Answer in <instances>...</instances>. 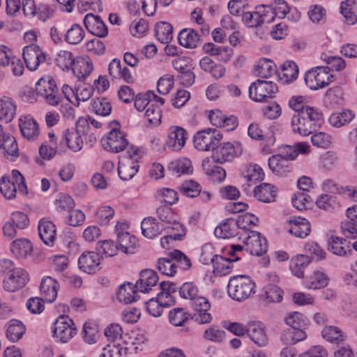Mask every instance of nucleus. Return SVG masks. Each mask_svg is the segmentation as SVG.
<instances>
[{"instance_id":"obj_45","label":"nucleus","mask_w":357,"mask_h":357,"mask_svg":"<svg viewBox=\"0 0 357 357\" xmlns=\"http://www.w3.org/2000/svg\"><path fill=\"white\" fill-rule=\"evenodd\" d=\"M155 36L163 44L170 43L173 38V27L171 24L161 22L155 25Z\"/></svg>"},{"instance_id":"obj_49","label":"nucleus","mask_w":357,"mask_h":357,"mask_svg":"<svg viewBox=\"0 0 357 357\" xmlns=\"http://www.w3.org/2000/svg\"><path fill=\"white\" fill-rule=\"evenodd\" d=\"M162 298H153L146 302V307L147 312L153 317H160L164 311L165 308L169 307L167 303H163L160 300Z\"/></svg>"},{"instance_id":"obj_19","label":"nucleus","mask_w":357,"mask_h":357,"mask_svg":"<svg viewBox=\"0 0 357 357\" xmlns=\"http://www.w3.org/2000/svg\"><path fill=\"white\" fill-rule=\"evenodd\" d=\"M246 334L259 347L266 346L268 343L265 327L260 321H252L248 322Z\"/></svg>"},{"instance_id":"obj_43","label":"nucleus","mask_w":357,"mask_h":357,"mask_svg":"<svg viewBox=\"0 0 357 357\" xmlns=\"http://www.w3.org/2000/svg\"><path fill=\"white\" fill-rule=\"evenodd\" d=\"M343 101V91L340 86H336L330 88L326 92L324 102L327 107H334L336 105H342Z\"/></svg>"},{"instance_id":"obj_17","label":"nucleus","mask_w":357,"mask_h":357,"mask_svg":"<svg viewBox=\"0 0 357 357\" xmlns=\"http://www.w3.org/2000/svg\"><path fill=\"white\" fill-rule=\"evenodd\" d=\"M100 257L96 252H84L78 259L79 268L85 273L91 274L100 270Z\"/></svg>"},{"instance_id":"obj_30","label":"nucleus","mask_w":357,"mask_h":357,"mask_svg":"<svg viewBox=\"0 0 357 357\" xmlns=\"http://www.w3.org/2000/svg\"><path fill=\"white\" fill-rule=\"evenodd\" d=\"M19 126L24 137L29 140H34L39 135L38 125L33 119H20Z\"/></svg>"},{"instance_id":"obj_35","label":"nucleus","mask_w":357,"mask_h":357,"mask_svg":"<svg viewBox=\"0 0 357 357\" xmlns=\"http://www.w3.org/2000/svg\"><path fill=\"white\" fill-rule=\"evenodd\" d=\"M33 245L28 239L20 238L10 245V250L17 258H26L32 252Z\"/></svg>"},{"instance_id":"obj_4","label":"nucleus","mask_w":357,"mask_h":357,"mask_svg":"<svg viewBox=\"0 0 357 357\" xmlns=\"http://www.w3.org/2000/svg\"><path fill=\"white\" fill-rule=\"evenodd\" d=\"M36 91L50 105L56 106L61 100L55 81L51 77L40 79L36 82Z\"/></svg>"},{"instance_id":"obj_53","label":"nucleus","mask_w":357,"mask_h":357,"mask_svg":"<svg viewBox=\"0 0 357 357\" xmlns=\"http://www.w3.org/2000/svg\"><path fill=\"white\" fill-rule=\"evenodd\" d=\"M75 61L73 54L67 50H60L55 58L56 65L62 70L72 68Z\"/></svg>"},{"instance_id":"obj_34","label":"nucleus","mask_w":357,"mask_h":357,"mask_svg":"<svg viewBox=\"0 0 357 357\" xmlns=\"http://www.w3.org/2000/svg\"><path fill=\"white\" fill-rule=\"evenodd\" d=\"M311 259L307 255H299L291 258L289 268L292 274L298 278H303L304 269L310 263Z\"/></svg>"},{"instance_id":"obj_46","label":"nucleus","mask_w":357,"mask_h":357,"mask_svg":"<svg viewBox=\"0 0 357 357\" xmlns=\"http://www.w3.org/2000/svg\"><path fill=\"white\" fill-rule=\"evenodd\" d=\"M355 114L349 109L344 110L342 112L332 114L328 119L331 126L340 128L352 121Z\"/></svg>"},{"instance_id":"obj_42","label":"nucleus","mask_w":357,"mask_h":357,"mask_svg":"<svg viewBox=\"0 0 357 357\" xmlns=\"http://www.w3.org/2000/svg\"><path fill=\"white\" fill-rule=\"evenodd\" d=\"M328 276L320 271H314L311 275L307 277L304 281L306 288L318 289L326 287L328 284Z\"/></svg>"},{"instance_id":"obj_60","label":"nucleus","mask_w":357,"mask_h":357,"mask_svg":"<svg viewBox=\"0 0 357 357\" xmlns=\"http://www.w3.org/2000/svg\"><path fill=\"white\" fill-rule=\"evenodd\" d=\"M96 250L98 255H105V257H112L116 254L118 250L116 245L111 240L100 241L97 243Z\"/></svg>"},{"instance_id":"obj_59","label":"nucleus","mask_w":357,"mask_h":357,"mask_svg":"<svg viewBox=\"0 0 357 357\" xmlns=\"http://www.w3.org/2000/svg\"><path fill=\"white\" fill-rule=\"evenodd\" d=\"M91 107L96 114L103 116H108L112 112V106L105 98L93 100Z\"/></svg>"},{"instance_id":"obj_54","label":"nucleus","mask_w":357,"mask_h":357,"mask_svg":"<svg viewBox=\"0 0 357 357\" xmlns=\"http://www.w3.org/2000/svg\"><path fill=\"white\" fill-rule=\"evenodd\" d=\"M169 169L178 175L189 174L192 172V162L188 158H182L171 162Z\"/></svg>"},{"instance_id":"obj_64","label":"nucleus","mask_w":357,"mask_h":357,"mask_svg":"<svg viewBox=\"0 0 357 357\" xmlns=\"http://www.w3.org/2000/svg\"><path fill=\"white\" fill-rule=\"evenodd\" d=\"M274 67V63L270 59H264L259 62L255 68V71L261 77L268 78L275 71Z\"/></svg>"},{"instance_id":"obj_31","label":"nucleus","mask_w":357,"mask_h":357,"mask_svg":"<svg viewBox=\"0 0 357 357\" xmlns=\"http://www.w3.org/2000/svg\"><path fill=\"white\" fill-rule=\"evenodd\" d=\"M137 244L135 236L130 235L127 231H119L117 234L116 246L118 250L124 253H134Z\"/></svg>"},{"instance_id":"obj_11","label":"nucleus","mask_w":357,"mask_h":357,"mask_svg":"<svg viewBox=\"0 0 357 357\" xmlns=\"http://www.w3.org/2000/svg\"><path fill=\"white\" fill-rule=\"evenodd\" d=\"M245 235L243 242L245 243V249L248 252L252 255L260 256L266 252L267 241L259 232L250 230V231H247Z\"/></svg>"},{"instance_id":"obj_44","label":"nucleus","mask_w":357,"mask_h":357,"mask_svg":"<svg viewBox=\"0 0 357 357\" xmlns=\"http://www.w3.org/2000/svg\"><path fill=\"white\" fill-rule=\"evenodd\" d=\"M284 321L290 326V328H296L297 330L301 329L304 331L308 325L306 317L298 312L289 313L284 318Z\"/></svg>"},{"instance_id":"obj_61","label":"nucleus","mask_w":357,"mask_h":357,"mask_svg":"<svg viewBox=\"0 0 357 357\" xmlns=\"http://www.w3.org/2000/svg\"><path fill=\"white\" fill-rule=\"evenodd\" d=\"M86 219L85 214L79 209L73 208L66 218V223L72 227L82 226Z\"/></svg>"},{"instance_id":"obj_24","label":"nucleus","mask_w":357,"mask_h":357,"mask_svg":"<svg viewBox=\"0 0 357 357\" xmlns=\"http://www.w3.org/2000/svg\"><path fill=\"white\" fill-rule=\"evenodd\" d=\"M158 281L157 273L152 269H144L140 272L139 278L135 287L142 293L149 292L151 287L155 286Z\"/></svg>"},{"instance_id":"obj_32","label":"nucleus","mask_w":357,"mask_h":357,"mask_svg":"<svg viewBox=\"0 0 357 357\" xmlns=\"http://www.w3.org/2000/svg\"><path fill=\"white\" fill-rule=\"evenodd\" d=\"M72 70L79 81L84 80L93 70V63L89 59L78 58L75 60Z\"/></svg>"},{"instance_id":"obj_40","label":"nucleus","mask_w":357,"mask_h":357,"mask_svg":"<svg viewBox=\"0 0 357 357\" xmlns=\"http://www.w3.org/2000/svg\"><path fill=\"white\" fill-rule=\"evenodd\" d=\"M26 332V328L22 321L16 319L10 320L7 326L6 336L8 339L15 342L20 340Z\"/></svg>"},{"instance_id":"obj_48","label":"nucleus","mask_w":357,"mask_h":357,"mask_svg":"<svg viewBox=\"0 0 357 357\" xmlns=\"http://www.w3.org/2000/svg\"><path fill=\"white\" fill-rule=\"evenodd\" d=\"M84 38V31L82 27L77 24H73L65 34V40L72 45L79 44Z\"/></svg>"},{"instance_id":"obj_51","label":"nucleus","mask_w":357,"mask_h":357,"mask_svg":"<svg viewBox=\"0 0 357 357\" xmlns=\"http://www.w3.org/2000/svg\"><path fill=\"white\" fill-rule=\"evenodd\" d=\"M270 9L271 13H268V17L272 18V21L275 16L280 19L285 18L290 11L289 6L284 0H275L274 7L270 6Z\"/></svg>"},{"instance_id":"obj_41","label":"nucleus","mask_w":357,"mask_h":357,"mask_svg":"<svg viewBox=\"0 0 357 357\" xmlns=\"http://www.w3.org/2000/svg\"><path fill=\"white\" fill-rule=\"evenodd\" d=\"M282 342L287 345H293L307 338L305 331L300 329L289 328L282 331L281 334Z\"/></svg>"},{"instance_id":"obj_22","label":"nucleus","mask_w":357,"mask_h":357,"mask_svg":"<svg viewBox=\"0 0 357 357\" xmlns=\"http://www.w3.org/2000/svg\"><path fill=\"white\" fill-rule=\"evenodd\" d=\"M109 75L113 79H123L126 82L132 84L134 78L129 68L126 66L122 67L121 62L118 59H114L109 64Z\"/></svg>"},{"instance_id":"obj_39","label":"nucleus","mask_w":357,"mask_h":357,"mask_svg":"<svg viewBox=\"0 0 357 357\" xmlns=\"http://www.w3.org/2000/svg\"><path fill=\"white\" fill-rule=\"evenodd\" d=\"M16 113V106L9 97H3L0 100V120L10 122Z\"/></svg>"},{"instance_id":"obj_9","label":"nucleus","mask_w":357,"mask_h":357,"mask_svg":"<svg viewBox=\"0 0 357 357\" xmlns=\"http://www.w3.org/2000/svg\"><path fill=\"white\" fill-rule=\"evenodd\" d=\"M268 13H271L269 6L259 5L252 12H245L242 15L244 24L249 28L261 26L264 22H271L272 18L268 17Z\"/></svg>"},{"instance_id":"obj_13","label":"nucleus","mask_w":357,"mask_h":357,"mask_svg":"<svg viewBox=\"0 0 357 357\" xmlns=\"http://www.w3.org/2000/svg\"><path fill=\"white\" fill-rule=\"evenodd\" d=\"M29 274L22 268H17L3 281V289L9 292H15L23 288L28 282Z\"/></svg>"},{"instance_id":"obj_26","label":"nucleus","mask_w":357,"mask_h":357,"mask_svg":"<svg viewBox=\"0 0 357 357\" xmlns=\"http://www.w3.org/2000/svg\"><path fill=\"white\" fill-rule=\"evenodd\" d=\"M239 259V257H236L234 259H231L220 255H215L211 259L214 273L219 276L227 275L231 271L233 262Z\"/></svg>"},{"instance_id":"obj_2","label":"nucleus","mask_w":357,"mask_h":357,"mask_svg":"<svg viewBox=\"0 0 357 357\" xmlns=\"http://www.w3.org/2000/svg\"><path fill=\"white\" fill-rule=\"evenodd\" d=\"M229 295L234 300L241 301L255 293V283L250 277L241 275L230 278L228 285Z\"/></svg>"},{"instance_id":"obj_29","label":"nucleus","mask_w":357,"mask_h":357,"mask_svg":"<svg viewBox=\"0 0 357 357\" xmlns=\"http://www.w3.org/2000/svg\"><path fill=\"white\" fill-rule=\"evenodd\" d=\"M142 234L147 238L152 239L160 235L163 226L153 217L144 218L141 223Z\"/></svg>"},{"instance_id":"obj_20","label":"nucleus","mask_w":357,"mask_h":357,"mask_svg":"<svg viewBox=\"0 0 357 357\" xmlns=\"http://www.w3.org/2000/svg\"><path fill=\"white\" fill-rule=\"evenodd\" d=\"M328 250L333 255L344 257L350 255L352 250L350 248V243L345 238L331 235L327 240Z\"/></svg>"},{"instance_id":"obj_8","label":"nucleus","mask_w":357,"mask_h":357,"mask_svg":"<svg viewBox=\"0 0 357 357\" xmlns=\"http://www.w3.org/2000/svg\"><path fill=\"white\" fill-rule=\"evenodd\" d=\"M53 333L59 341L66 343L77 334V329L68 316H60L54 322Z\"/></svg>"},{"instance_id":"obj_7","label":"nucleus","mask_w":357,"mask_h":357,"mask_svg":"<svg viewBox=\"0 0 357 357\" xmlns=\"http://www.w3.org/2000/svg\"><path fill=\"white\" fill-rule=\"evenodd\" d=\"M333 80V75L329 74L324 68H316L308 70L305 75L306 85L312 90L328 86Z\"/></svg>"},{"instance_id":"obj_56","label":"nucleus","mask_w":357,"mask_h":357,"mask_svg":"<svg viewBox=\"0 0 357 357\" xmlns=\"http://www.w3.org/2000/svg\"><path fill=\"white\" fill-rule=\"evenodd\" d=\"M176 264L172 261L168 257L159 258L157 263L158 270L162 274L167 276H173L176 273Z\"/></svg>"},{"instance_id":"obj_1","label":"nucleus","mask_w":357,"mask_h":357,"mask_svg":"<svg viewBox=\"0 0 357 357\" xmlns=\"http://www.w3.org/2000/svg\"><path fill=\"white\" fill-rule=\"evenodd\" d=\"M324 123L323 114L314 107H307L291 119L293 132L302 136H308Z\"/></svg>"},{"instance_id":"obj_12","label":"nucleus","mask_w":357,"mask_h":357,"mask_svg":"<svg viewBox=\"0 0 357 357\" xmlns=\"http://www.w3.org/2000/svg\"><path fill=\"white\" fill-rule=\"evenodd\" d=\"M23 59L26 68L31 71L38 69L40 63L45 61L46 56L37 45L31 44L23 49Z\"/></svg>"},{"instance_id":"obj_21","label":"nucleus","mask_w":357,"mask_h":357,"mask_svg":"<svg viewBox=\"0 0 357 357\" xmlns=\"http://www.w3.org/2000/svg\"><path fill=\"white\" fill-rule=\"evenodd\" d=\"M288 231L297 238H305L311 231L309 221L303 218L291 219L287 223Z\"/></svg>"},{"instance_id":"obj_58","label":"nucleus","mask_w":357,"mask_h":357,"mask_svg":"<svg viewBox=\"0 0 357 357\" xmlns=\"http://www.w3.org/2000/svg\"><path fill=\"white\" fill-rule=\"evenodd\" d=\"M282 75L284 77L285 82L295 80L298 75V67L296 63L291 61H287L282 66Z\"/></svg>"},{"instance_id":"obj_47","label":"nucleus","mask_w":357,"mask_h":357,"mask_svg":"<svg viewBox=\"0 0 357 357\" xmlns=\"http://www.w3.org/2000/svg\"><path fill=\"white\" fill-rule=\"evenodd\" d=\"M235 222L233 220H227L220 223L215 229L214 234L220 238H229L234 236Z\"/></svg>"},{"instance_id":"obj_23","label":"nucleus","mask_w":357,"mask_h":357,"mask_svg":"<svg viewBox=\"0 0 357 357\" xmlns=\"http://www.w3.org/2000/svg\"><path fill=\"white\" fill-rule=\"evenodd\" d=\"M58 283L50 276L44 278L40 283V291L43 302L52 303L57 296Z\"/></svg>"},{"instance_id":"obj_3","label":"nucleus","mask_w":357,"mask_h":357,"mask_svg":"<svg viewBox=\"0 0 357 357\" xmlns=\"http://www.w3.org/2000/svg\"><path fill=\"white\" fill-rule=\"evenodd\" d=\"M212 159L217 163L231 161L241 155L243 149L238 142H223L212 148Z\"/></svg>"},{"instance_id":"obj_5","label":"nucleus","mask_w":357,"mask_h":357,"mask_svg":"<svg viewBox=\"0 0 357 357\" xmlns=\"http://www.w3.org/2000/svg\"><path fill=\"white\" fill-rule=\"evenodd\" d=\"M278 92L277 85L271 81L257 79L249 87V96L255 102H261L273 97Z\"/></svg>"},{"instance_id":"obj_62","label":"nucleus","mask_w":357,"mask_h":357,"mask_svg":"<svg viewBox=\"0 0 357 357\" xmlns=\"http://www.w3.org/2000/svg\"><path fill=\"white\" fill-rule=\"evenodd\" d=\"M174 69L177 74H181L193 70L192 60L188 56H180L172 61Z\"/></svg>"},{"instance_id":"obj_18","label":"nucleus","mask_w":357,"mask_h":357,"mask_svg":"<svg viewBox=\"0 0 357 357\" xmlns=\"http://www.w3.org/2000/svg\"><path fill=\"white\" fill-rule=\"evenodd\" d=\"M84 24L86 29L92 34L104 38L108 33L107 26L98 15L93 13H88L84 19Z\"/></svg>"},{"instance_id":"obj_63","label":"nucleus","mask_w":357,"mask_h":357,"mask_svg":"<svg viewBox=\"0 0 357 357\" xmlns=\"http://www.w3.org/2000/svg\"><path fill=\"white\" fill-rule=\"evenodd\" d=\"M323 337L328 342L338 343L342 341L343 335L342 331L336 326H326L322 330Z\"/></svg>"},{"instance_id":"obj_16","label":"nucleus","mask_w":357,"mask_h":357,"mask_svg":"<svg viewBox=\"0 0 357 357\" xmlns=\"http://www.w3.org/2000/svg\"><path fill=\"white\" fill-rule=\"evenodd\" d=\"M82 137L81 135L74 130V128L64 130L59 142L61 152L63 151L66 146L74 152L80 151L83 146Z\"/></svg>"},{"instance_id":"obj_15","label":"nucleus","mask_w":357,"mask_h":357,"mask_svg":"<svg viewBox=\"0 0 357 357\" xmlns=\"http://www.w3.org/2000/svg\"><path fill=\"white\" fill-rule=\"evenodd\" d=\"M102 143L105 149L116 153L123 151L128 144L125 135L118 128H113L109 132L106 140H102Z\"/></svg>"},{"instance_id":"obj_28","label":"nucleus","mask_w":357,"mask_h":357,"mask_svg":"<svg viewBox=\"0 0 357 357\" xmlns=\"http://www.w3.org/2000/svg\"><path fill=\"white\" fill-rule=\"evenodd\" d=\"M268 166L271 171L279 176H284L291 169V162L282 158V154L273 155L268 159Z\"/></svg>"},{"instance_id":"obj_55","label":"nucleus","mask_w":357,"mask_h":357,"mask_svg":"<svg viewBox=\"0 0 357 357\" xmlns=\"http://www.w3.org/2000/svg\"><path fill=\"white\" fill-rule=\"evenodd\" d=\"M179 190L186 197H196L200 194L202 187L193 180H186L179 186Z\"/></svg>"},{"instance_id":"obj_27","label":"nucleus","mask_w":357,"mask_h":357,"mask_svg":"<svg viewBox=\"0 0 357 357\" xmlns=\"http://www.w3.org/2000/svg\"><path fill=\"white\" fill-rule=\"evenodd\" d=\"M253 192L259 201L265 203L274 202L277 195L275 187L267 183H263L256 186Z\"/></svg>"},{"instance_id":"obj_14","label":"nucleus","mask_w":357,"mask_h":357,"mask_svg":"<svg viewBox=\"0 0 357 357\" xmlns=\"http://www.w3.org/2000/svg\"><path fill=\"white\" fill-rule=\"evenodd\" d=\"M188 135V132L182 127L171 126L168 130L166 145L174 151H179L184 147Z\"/></svg>"},{"instance_id":"obj_52","label":"nucleus","mask_w":357,"mask_h":357,"mask_svg":"<svg viewBox=\"0 0 357 357\" xmlns=\"http://www.w3.org/2000/svg\"><path fill=\"white\" fill-rule=\"evenodd\" d=\"M248 183H255L257 181H261L264 178V173L261 167L257 164H250L248 166L246 174L244 176ZM248 186L251 183H248Z\"/></svg>"},{"instance_id":"obj_37","label":"nucleus","mask_w":357,"mask_h":357,"mask_svg":"<svg viewBox=\"0 0 357 357\" xmlns=\"http://www.w3.org/2000/svg\"><path fill=\"white\" fill-rule=\"evenodd\" d=\"M0 149H3L6 153L13 157L18 156V146L15 138L2 132L0 126Z\"/></svg>"},{"instance_id":"obj_36","label":"nucleus","mask_w":357,"mask_h":357,"mask_svg":"<svg viewBox=\"0 0 357 357\" xmlns=\"http://www.w3.org/2000/svg\"><path fill=\"white\" fill-rule=\"evenodd\" d=\"M195 147L202 151L212 150V138L210 135V129L198 131L194 136Z\"/></svg>"},{"instance_id":"obj_6","label":"nucleus","mask_w":357,"mask_h":357,"mask_svg":"<svg viewBox=\"0 0 357 357\" xmlns=\"http://www.w3.org/2000/svg\"><path fill=\"white\" fill-rule=\"evenodd\" d=\"M137 149L126 152V155L123 156L119 162L118 173L121 179L129 181L138 172L139 165H137L138 158Z\"/></svg>"},{"instance_id":"obj_50","label":"nucleus","mask_w":357,"mask_h":357,"mask_svg":"<svg viewBox=\"0 0 357 357\" xmlns=\"http://www.w3.org/2000/svg\"><path fill=\"white\" fill-rule=\"evenodd\" d=\"M0 191L7 199H13L16 197L17 185L10 178L3 176L0 180Z\"/></svg>"},{"instance_id":"obj_38","label":"nucleus","mask_w":357,"mask_h":357,"mask_svg":"<svg viewBox=\"0 0 357 357\" xmlns=\"http://www.w3.org/2000/svg\"><path fill=\"white\" fill-rule=\"evenodd\" d=\"M132 283L128 282L121 284L116 293L117 299L125 304L131 303L137 301V292Z\"/></svg>"},{"instance_id":"obj_33","label":"nucleus","mask_w":357,"mask_h":357,"mask_svg":"<svg viewBox=\"0 0 357 357\" xmlns=\"http://www.w3.org/2000/svg\"><path fill=\"white\" fill-rule=\"evenodd\" d=\"M178 40L181 46L193 49L197 47L199 36L192 29H183L178 33Z\"/></svg>"},{"instance_id":"obj_10","label":"nucleus","mask_w":357,"mask_h":357,"mask_svg":"<svg viewBox=\"0 0 357 357\" xmlns=\"http://www.w3.org/2000/svg\"><path fill=\"white\" fill-rule=\"evenodd\" d=\"M190 305L195 312L192 314V319L199 324H205L210 323L212 317L208 312L211 305L207 298L199 295L190 301Z\"/></svg>"},{"instance_id":"obj_25","label":"nucleus","mask_w":357,"mask_h":357,"mask_svg":"<svg viewBox=\"0 0 357 357\" xmlns=\"http://www.w3.org/2000/svg\"><path fill=\"white\" fill-rule=\"evenodd\" d=\"M39 236L46 245L52 244L56 238V229L55 225L46 218H42L38 222Z\"/></svg>"},{"instance_id":"obj_57","label":"nucleus","mask_w":357,"mask_h":357,"mask_svg":"<svg viewBox=\"0 0 357 357\" xmlns=\"http://www.w3.org/2000/svg\"><path fill=\"white\" fill-rule=\"evenodd\" d=\"M266 300L268 303H279L282 300L283 291L279 287L268 284L264 287Z\"/></svg>"}]
</instances>
